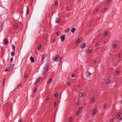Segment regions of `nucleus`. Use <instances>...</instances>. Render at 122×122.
Instances as JSON below:
<instances>
[{
    "instance_id": "nucleus-33",
    "label": "nucleus",
    "mask_w": 122,
    "mask_h": 122,
    "mask_svg": "<svg viewBox=\"0 0 122 122\" xmlns=\"http://www.w3.org/2000/svg\"><path fill=\"white\" fill-rule=\"evenodd\" d=\"M107 8H105L104 9H103V10H102V11L103 12H104V11H105L106 10H107Z\"/></svg>"
},
{
    "instance_id": "nucleus-35",
    "label": "nucleus",
    "mask_w": 122,
    "mask_h": 122,
    "mask_svg": "<svg viewBox=\"0 0 122 122\" xmlns=\"http://www.w3.org/2000/svg\"><path fill=\"white\" fill-rule=\"evenodd\" d=\"M111 2V1H110V0H108L107 2V3H108V4H109V3H110Z\"/></svg>"
},
{
    "instance_id": "nucleus-27",
    "label": "nucleus",
    "mask_w": 122,
    "mask_h": 122,
    "mask_svg": "<svg viewBox=\"0 0 122 122\" xmlns=\"http://www.w3.org/2000/svg\"><path fill=\"white\" fill-rule=\"evenodd\" d=\"M88 50V51H89V53H92V49H89V50Z\"/></svg>"
},
{
    "instance_id": "nucleus-22",
    "label": "nucleus",
    "mask_w": 122,
    "mask_h": 122,
    "mask_svg": "<svg viewBox=\"0 0 122 122\" xmlns=\"http://www.w3.org/2000/svg\"><path fill=\"white\" fill-rule=\"evenodd\" d=\"M5 78L3 79V81L2 83V85L4 86H5Z\"/></svg>"
},
{
    "instance_id": "nucleus-24",
    "label": "nucleus",
    "mask_w": 122,
    "mask_h": 122,
    "mask_svg": "<svg viewBox=\"0 0 122 122\" xmlns=\"http://www.w3.org/2000/svg\"><path fill=\"white\" fill-rule=\"evenodd\" d=\"M121 114V113H120V112H119L117 113V116L118 117H119L120 116Z\"/></svg>"
},
{
    "instance_id": "nucleus-31",
    "label": "nucleus",
    "mask_w": 122,
    "mask_h": 122,
    "mask_svg": "<svg viewBox=\"0 0 122 122\" xmlns=\"http://www.w3.org/2000/svg\"><path fill=\"white\" fill-rule=\"evenodd\" d=\"M58 1H56L55 2V5L57 6L58 5Z\"/></svg>"
},
{
    "instance_id": "nucleus-37",
    "label": "nucleus",
    "mask_w": 122,
    "mask_h": 122,
    "mask_svg": "<svg viewBox=\"0 0 122 122\" xmlns=\"http://www.w3.org/2000/svg\"><path fill=\"white\" fill-rule=\"evenodd\" d=\"M80 102H77L76 103V105H77L80 104Z\"/></svg>"
},
{
    "instance_id": "nucleus-25",
    "label": "nucleus",
    "mask_w": 122,
    "mask_h": 122,
    "mask_svg": "<svg viewBox=\"0 0 122 122\" xmlns=\"http://www.w3.org/2000/svg\"><path fill=\"white\" fill-rule=\"evenodd\" d=\"M41 44H39L38 46V49L39 50H40L41 49Z\"/></svg>"
},
{
    "instance_id": "nucleus-49",
    "label": "nucleus",
    "mask_w": 122,
    "mask_h": 122,
    "mask_svg": "<svg viewBox=\"0 0 122 122\" xmlns=\"http://www.w3.org/2000/svg\"><path fill=\"white\" fill-rule=\"evenodd\" d=\"M114 120V119L113 118L110 121L111 122H112Z\"/></svg>"
},
{
    "instance_id": "nucleus-57",
    "label": "nucleus",
    "mask_w": 122,
    "mask_h": 122,
    "mask_svg": "<svg viewBox=\"0 0 122 122\" xmlns=\"http://www.w3.org/2000/svg\"><path fill=\"white\" fill-rule=\"evenodd\" d=\"M21 85L20 84L19 85V86H20Z\"/></svg>"
},
{
    "instance_id": "nucleus-15",
    "label": "nucleus",
    "mask_w": 122,
    "mask_h": 122,
    "mask_svg": "<svg viewBox=\"0 0 122 122\" xmlns=\"http://www.w3.org/2000/svg\"><path fill=\"white\" fill-rule=\"evenodd\" d=\"M76 30V29H75V28L73 27L71 29V31L73 33H74Z\"/></svg>"
},
{
    "instance_id": "nucleus-12",
    "label": "nucleus",
    "mask_w": 122,
    "mask_h": 122,
    "mask_svg": "<svg viewBox=\"0 0 122 122\" xmlns=\"http://www.w3.org/2000/svg\"><path fill=\"white\" fill-rule=\"evenodd\" d=\"M85 74L87 76H88L90 75V73L88 71H86L85 73Z\"/></svg>"
},
{
    "instance_id": "nucleus-58",
    "label": "nucleus",
    "mask_w": 122,
    "mask_h": 122,
    "mask_svg": "<svg viewBox=\"0 0 122 122\" xmlns=\"http://www.w3.org/2000/svg\"><path fill=\"white\" fill-rule=\"evenodd\" d=\"M80 86V85H78V87H79Z\"/></svg>"
},
{
    "instance_id": "nucleus-26",
    "label": "nucleus",
    "mask_w": 122,
    "mask_h": 122,
    "mask_svg": "<svg viewBox=\"0 0 122 122\" xmlns=\"http://www.w3.org/2000/svg\"><path fill=\"white\" fill-rule=\"evenodd\" d=\"M58 20L59 19L58 18H56V19L55 21V22L57 23H59V21H58Z\"/></svg>"
},
{
    "instance_id": "nucleus-55",
    "label": "nucleus",
    "mask_w": 122,
    "mask_h": 122,
    "mask_svg": "<svg viewBox=\"0 0 122 122\" xmlns=\"http://www.w3.org/2000/svg\"><path fill=\"white\" fill-rule=\"evenodd\" d=\"M68 9L69 8L68 7H66V10H68Z\"/></svg>"
},
{
    "instance_id": "nucleus-30",
    "label": "nucleus",
    "mask_w": 122,
    "mask_h": 122,
    "mask_svg": "<svg viewBox=\"0 0 122 122\" xmlns=\"http://www.w3.org/2000/svg\"><path fill=\"white\" fill-rule=\"evenodd\" d=\"M69 30H70V28H68L67 30H65V32H68V31H69Z\"/></svg>"
},
{
    "instance_id": "nucleus-16",
    "label": "nucleus",
    "mask_w": 122,
    "mask_h": 122,
    "mask_svg": "<svg viewBox=\"0 0 122 122\" xmlns=\"http://www.w3.org/2000/svg\"><path fill=\"white\" fill-rule=\"evenodd\" d=\"M45 58V56L44 55H42L41 61H43V60H44V59Z\"/></svg>"
},
{
    "instance_id": "nucleus-34",
    "label": "nucleus",
    "mask_w": 122,
    "mask_h": 122,
    "mask_svg": "<svg viewBox=\"0 0 122 122\" xmlns=\"http://www.w3.org/2000/svg\"><path fill=\"white\" fill-rule=\"evenodd\" d=\"M79 110H81L83 108V107H79Z\"/></svg>"
},
{
    "instance_id": "nucleus-10",
    "label": "nucleus",
    "mask_w": 122,
    "mask_h": 122,
    "mask_svg": "<svg viewBox=\"0 0 122 122\" xmlns=\"http://www.w3.org/2000/svg\"><path fill=\"white\" fill-rule=\"evenodd\" d=\"M86 46V45L84 43H83L82 45H81V47L82 48V49H83L84 48V47H85Z\"/></svg>"
},
{
    "instance_id": "nucleus-23",
    "label": "nucleus",
    "mask_w": 122,
    "mask_h": 122,
    "mask_svg": "<svg viewBox=\"0 0 122 122\" xmlns=\"http://www.w3.org/2000/svg\"><path fill=\"white\" fill-rule=\"evenodd\" d=\"M11 55L12 56H14L15 55V53L14 51H13L11 53Z\"/></svg>"
},
{
    "instance_id": "nucleus-51",
    "label": "nucleus",
    "mask_w": 122,
    "mask_h": 122,
    "mask_svg": "<svg viewBox=\"0 0 122 122\" xmlns=\"http://www.w3.org/2000/svg\"><path fill=\"white\" fill-rule=\"evenodd\" d=\"M93 62L94 63H95L96 62V61L95 60H94L93 61Z\"/></svg>"
},
{
    "instance_id": "nucleus-60",
    "label": "nucleus",
    "mask_w": 122,
    "mask_h": 122,
    "mask_svg": "<svg viewBox=\"0 0 122 122\" xmlns=\"http://www.w3.org/2000/svg\"><path fill=\"white\" fill-rule=\"evenodd\" d=\"M84 105H85V106L86 105V104L85 103L84 104Z\"/></svg>"
},
{
    "instance_id": "nucleus-2",
    "label": "nucleus",
    "mask_w": 122,
    "mask_h": 122,
    "mask_svg": "<svg viewBox=\"0 0 122 122\" xmlns=\"http://www.w3.org/2000/svg\"><path fill=\"white\" fill-rule=\"evenodd\" d=\"M14 64H13V65H11L9 67H7V68L5 70V71L6 72L8 71H10L11 69H12L14 67Z\"/></svg>"
},
{
    "instance_id": "nucleus-39",
    "label": "nucleus",
    "mask_w": 122,
    "mask_h": 122,
    "mask_svg": "<svg viewBox=\"0 0 122 122\" xmlns=\"http://www.w3.org/2000/svg\"><path fill=\"white\" fill-rule=\"evenodd\" d=\"M28 75L27 74H26L25 76L24 77L25 78H26L27 77H28Z\"/></svg>"
},
{
    "instance_id": "nucleus-40",
    "label": "nucleus",
    "mask_w": 122,
    "mask_h": 122,
    "mask_svg": "<svg viewBox=\"0 0 122 122\" xmlns=\"http://www.w3.org/2000/svg\"><path fill=\"white\" fill-rule=\"evenodd\" d=\"M49 99V98L48 97H47L45 99L46 101L48 100Z\"/></svg>"
},
{
    "instance_id": "nucleus-3",
    "label": "nucleus",
    "mask_w": 122,
    "mask_h": 122,
    "mask_svg": "<svg viewBox=\"0 0 122 122\" xmlns=\"http://www.w3.org/2000/svg\"><path fill=\"white\" fill-rule=\"evenodd\" d=\"M49 65H47L45 68L44 70L43 71V74H44L46 73L49 69Z\"/></svg>"
},
{
    "instance_id": "nucleus-29",
    "label": "nucleus",
    "mask_w": 122,
    "mask_h": 122,
    "mask_svg": "<svg viewBox=\"0 0 122 122\" xmlns=\"http://www.w3.org/2000/svg\"><path fill=\"white\" fill-rule=\"evenodd\" d=\"M18 28V26L17 25L15 26H14V28L15 29H16Z\"/></svg>"
},
{
    "instance_id": "nucleus-18",
    "label": "nucleus",
    "mask_w": 122,
    "mask_h": 122,
    "mask_svg": "<svg viewBox=\"0 0 122 122\" xmlns=\"http://www.w3.org/2000/svg\"><path fill=\"white\" fill-rule=\"evenodd\" d=\"M107 31H104V32L103 33V35L104 36H108V34H107Z\"/></svg>"
},
{
    "instance_id": "nucleus-56",
    "label": "nucleus",
    "mask_w": 122,
    "mask_h": 122,
    "mask_svg": "<svg viewBox=\"0 0 122 122\" xmlns=\"http://www.w3.org/2000/svg\"><path fill=\"white\" fill-rule=\"evenodd\" d=\"M98 10V9H96V11H97Z\"/></svg>"
},
{
    "instance_id": "nucleus-54",
    "label": "nucleus",
    "mask_w": 122,
    "mask_h": 122,
    "mask_svg": "<svg viewBox=\"0 0 122 122\" xmlns=\"http://www.w3.org/2000/svg\"><path fill=\"white\" fill-rule=\"evenodd\" d=\"M4 24V23L3 22L2 23L1 25V27H2V26H3V24Z\"/></svg>"
},
{
    "instance_id": "nucleus-36",
    "label": "nucleus",
    "mask_w": 122,
    "mask_h": 122,
    "mask_svg": "<svg viewBox=\"0 0 122 122\" xmlns=\"http://www.w3.org/2000/svg\"><path fill=\"white\" fill-rule=\"evenodd\" d=\"M55 95L56 97H57L58 96V94L57 93H56L55 94Z\"/></svg>"
},
{
    "instance_id": "nucleus-1",
    "label": "nucleus",
    "mask_w": 122,
    "mask_h": 122,
    "mask_svg": "<svg viewBox=\"0 0 122 122\" xmlns=\"http://www.w3.org/2000/svg\"><path fill=\"white\" fill-rule=\"evenodd\" d=\"M62 59V58L59 56H57L55 57H54L53 60L55 61H57L58 60H60V62L61 61Z\"/></svg>"
},
{
    "instance_id": "nucleus-11",
    "label": "nucleus",
    "mask_w": 122,
    "mask_h": 122,
    "mask_svg": "<svg viewBox=\"0 0 122 122\" xmlns=\"http://www.w3.org/2000/svg\"><path fill=\"white\" fill-rule=\"evenodd\" d=\"M30 60H31V62H34L35 60H34V58L32 57H31L30 58Z\"/></svg>"
},
{
    "instance_id": "nucleus-19",
    "label": "nucleus",
    "mask_w": 122,
    "mask_h": 122,
    "mask_svg": "<svg viewBox=\"0 0 122 122\" xmlns=\"http://www.w3.org/2000/svg\"><path fill=\"white\" fill-rule=\"evenodd\" d=\"M69 121V122H71L73 121L72 118L71 117H69L68 118Z\"/></svg>"
},
{
    "instance_id": "nucleus-13",
    "label": "nucleus",
    "mask_w": 122,
    "mask_h": 122,
    "mask_svg": "<svg viewBox=\"0 0 122 122\" xmlns=\"http://www.w3.org/2000/svg\"><path fill=\"white\" fill-rule=\"evenodd\" d=\"M106 83L107 84H108L110 83V80L109 79H107L106 80Z\"/></svg>"
},
{
    "instance_id": "nucleus-59",
    "label": "nucleus",
    "mask_w": 122,
    "mask_h": 122,
    "mask_svg": "<svg viewBox=\"0 0 122 122\" xmlns=\"http://www.w3.org/2000/svg\"><path fill=\"white\" fill-rule=\"evenodd\" d=\"M121 103L122 104V100L121 101Z\"/></svg>"
},
{
    "instance_id": "nucleus-32",
    "label": "nucleus",
    "mask_w": 122,
    "mask_h": 122,
    "mask_svg": "<svg viewBox=\"0 0 122 122\" xmlns=\"http://www.w3.org/2000/svg\"><path fill=\"white\" fill-rule=\"evenodd\" d=\"M67 83L68 85V87H69L71 84V83L70 82H68Z\"/></svg>"
},
{
    "instance_id": "nucleus-52",
    "label": "nucleus",
    "mask_w": 122,
    "mask_h": 122,
    "mask_svg": "<svg viewBox=\"0 0 122 122\" xmlns=\"http://www.w3.org/2000/svg\"><path fill=\"white\" fill-rule=\"evenodd\" d=\"M75 76V75L74 74H72V77H74V76Z\"/></svg>"
},
{
    "instance_id": "nucleus-50",
    "label": "nucleus",
    "mask_w": 122,
    "mask_h": 122,
    "mask_svg": "<svg viewBox=\"0 0 122 122\" xmlns=\"http://www.w3.org/2000/svg\"><path fill=\"white\" fill-rule=\"evenodd\" d=\"M122 120V117L120 118L119 119V121H121Z\"/></svg>"
},
{
    "instance_id": "nucleus-21",
    "label": "nucleus",
    "mask_w": 122,
    "mask_h": 122,
    "mask_svg": "<svg viewBox=\"0 0 122 122\" xmlns=\"http://www.w3.org/2000/svg\"><path fill=\"white\" fill-rule=\"evenodd\" d=\"M120 71L119 70H117L115 71V74L116 75H117L120 72Z\"/></svg>"
},
{
    "instance_id": "nucleus-14",
    "label": "nucleus",
    "mask_w": 122,
    "mask_h": 122,
    "mask_svg": "<svg viewBox=\"0 0 122 122\" xmlns=\"http://www.w3.org/2000/svg\"><path fill=\"white\" fill-rule=\"evenodd\" d=\"M81 40V38H79L76 41V43H80Z\"/></svg>"
},
{
    "instance_id": "nucleus-8",
    "label": "nucleus",
    "mask_w": 122,
    "mask_h": 122,
    "mask_svg": "<svg viewBox=\"0 0 122 122\" xmlns=\"http://www.w3.org/2000/svg\"><path fill=\"white\" fill-rule=\"evenodd\" d=\"M52 79L51 78L49 79L47 81V83L48 84L50 83L52 81Z\"/></svg>"
},
{
    "instance_id": "nucleus-42",
    "label": "nucleus",
    "mask_w": 122,
    "mask_h": 122,
    "mask_svg": "<svg viewBox=\"0 0 122 122\" xmlns=\"http://www.w3.org/2000/svg\"><path fill=\"white\" fill-rule=\"evenodd\" d=\"M56 102H54V105L55 106H56Z\"/></svg>"
},
{
    "instance_id": "nucleus-43",
    "label": "nucleus",
    "mask_w": 122,
    "mask_h": 122,
    "mask_svg": "<svg viewBox=\"0 0 122 122\" xmlns=\"http://www.w3.org/2000/svg\"><path fill=\"white\" fill-rule=\"evenodd\" d=\"M118 57H120L121 56V55L120 54L118 53Z\"/></svg>"
},
{
    "instance_id": "nucleus-53",
    "label": "nucleus",
    "mask_w": 122,
    "mask_h": 122,
    "mask_svg": "<svg viewBox=\"0 0 122 122\" xmlns=\"http://www.w3.org/2000/svg\"><path fill=\"white\" fill-rule=\"evenodd\" d=\"M10 60L11 61H13V58H11L10 59Z\"/></svg>"
},
{
    "instance_id": "nucleus-6",
    "label": "nucleus",
    "mask_w": 122,
    "mask_h": 122,
    "mask_svg": "<svg viewBox=\"0 0 122 122\" xmlns=\"http://www.w3.org/2000/svg\"><path fill=\"white\" fill-rule=\"evenodd\" d=\"M41 77H40L37 79L35 83H34V84L35 85L38 83L39 81L41 79Z\"/></svg>"
},
{
    "instance_id": "nucleus-46",
    "label": "nucleus",
    "mask_w": 122,
    "mask_h": 122,
    "mask_svg": "<svg viewBox=\"0 0 122 122\" xmlns=\"http://www.w3.org/2000/svg\"><path fill=\"white\" fill-rule=\"evenodd\" d=\"M79 110L78 111H77V112H76V113L77 114V115H78L79 114V113H78V112H79Z\"/></svg>"
},
{
    "instance_id": "nucleus-17",
    "label": "nucleus",
    "mask_w": 122,
    "mask_h": 122,
    "mask_svg": "<svg viewBox=\"0 0 122 122\" xmlns=\"http://www.w3.org/2000/svg\"><path fill=\"white\" fill-rule=\"evenodd\" d=\"M83 92H81L79 94V97H81L82 96H83Z\"/></svg>"
},
{
    "instance_id": "nucleus-9",
    "label": "nucleus",
    "mask_w": 122,
    "mask_h": 122,
    "mask_svg": "<svg viewBox=\"0 0 122 122\" xmlns=\"http://www.w3.org/2000/svg\"><path fill=\"white\" fill-rule=\"evenodd\" d=\"M95 101V99L94 98V97H93L91 99V100L90 101V102L91 103H92L93 102H94Z\"/></svg>"
},
{
    "instance_id": "nucleus-61",
    "label": "nucleus",
    "mask_w": 122,
    "mask_h": 122,
    "mask_svg": "<svg viewBox=\"0 0 122 122\" xmlns=\"http://www.w3.org/2000/svg\"><path fill=\"white\" fill-rule=\"evenodd\" d=\"M104 42V43H105V42Z\"/></svg>"
},
{
    "instance_id": "nucleus-48",
    "label": "nucleus",
    "mask_w": 122,
    "mask_h": 122,
    "mask_svg": "<svg viewBox=\"0 0 122 122\" xmlns=\"http://www.w3.org/2000/svg\"><path fill=\"white\" fill-rule=\"evenodd\" d=\"M95 46H97L98 45V44L97 43H96L95 45Z\"/></svg>"
},
{
    "instance_id": "nucleus-7",
    "label": "nucleus",
    "mask_w": 122,
    "mask_h": 122,
    "mask_svg": "<svg viewBox=\"0 0 122 122\" xmlns=\"http://www.w3.org/2000/svg\"><path fill=\"white\" fill-rule=\"evenodd\" d=\"M4 42L5 44H6L7 45L8 43V40L6 38L4 40Z\"/></svg>"
},
{
    "instance_id": "nucleus-5",
    "label": "nucleus",
    "mask_w": 122,
    "mask_h": 122,
    "mask_svg": "<svg viewBox=\"0 0 122 122\" xmlns=\"http://www.w3.org/2000/svg\"><path fill=\"white\" fill-rule=\"evenodd\" d=\"M61 41H64L65 39V36L64 35H63L61 36Z\"/></svg>"
},
{
    "instance_id": "nucleus-47",
    "label": "nucleus",
    "mask_w": 122,
    "mask_h": 122,
    "mask_svg": "<svg viewBox=\"0 0 122 122\" xmlns=\"http://www.w3.org/2000/svg\"><path fill=\"white\" fill-rule=\"evenodd\" d=\"M107 107V104H105V105H104V108L106 107Z\"/></svg>"
},
{
    "instance_id": "nucleus-28",
    "label": "nucleus",
    "mask_w": 122,
    "mask_h": 122,
    "mask_svg": "<svg viewBox=\"0 0 122 122\" xmlns=\"http://www.w3.org/2000/svg\"><path fill=\"white\" fill-rule=\"evenodd\" d=\"M12 49H15V46L13 45H12Z\"/></svg>"
},
{
    "instance_id": "nucleus-20",
    "label": "nucleus",
    "mask_w": 122,
    "mask_h": 122,
    "mask_svg": "<svg viewBox=\"0 0 122 122\" xmlns=\"http://www.w3.org/2000/svg\"><path fill=\"white\" fill-rule=\"evenodd\" d=\"M26 14H28L29 12V8L28 6H27Z\"/></svg>"
},
{
    "instance_id": "nucleus-45",
    "label": "nucleus",
    "mask_w": 122,
    "mask_h": 122,
    "mask_svg": "<svg viewBox=\"0 0 122 122\" xmlns=\"http://www.w3.org/2000/svg\"><path fill=\"white\" fill-rule=\"evenodd\" d=\"M18 122H22V120L21 119H19Z\"/></svg>"
},
{
    "instance_id": "nucleus-38",
    "label": "nucleus",
    "mask_w": 122,
    "mask_h": 122,
    "mask_svg": "<svg viewBox=\"0 0 122 122\" xmlns=\"http://www.w3.org/2000/svg\"><path fill=\"white\" fill-rule=\"evenodd\" d=\"M60 33L59 32H57V34H56V35H60Z\"/></svg>"
},
{
    "instance_id": "nucleus-41",
    "label": "nucleus",
    "mask_w": 122,
    "mask_h": 122,
    "mask_svg": "<svg viewBox=\"0 0 122 122\" xmlns=\"http://www.w3.org/2000/svg\"><path fill=\"white\" fill-rule=\"evenodd\" d=\"M37 90V89L36 88H34L33 89L34 92H36V91Z\"/></svg>"
},
{
    "instance_id": "nucleus-44",
    "label": "nucleus",
    "mask_w": 122,
    "mask_h": 122,
    "mask_svg": "<svg viewBox=\"0 0 122 122\" xmlns=\"http://www.w3.org/2000/svg\"><path fill=\"white\" fill-rule=\"evenodd\" d=\"M113 46L114 48H115L116 47V45L115 44L113 45Z\"/></svg>"
},
{
    "instance_id": "nucleus-4",
    "label": "nucleus",
    "mask_w": 122,
    "mask_h": 122,
    "mask_svg": "<svg viewBox=\"0 0 122 122\" xmlns=\"http://www.w3.org/2000/svg\"><path fill=\"white\" fill-rule=\"evenodd\" d=\"M97 112V109H95L93 110L91 112V114L92 115H95Z\"/></svg>"
}]
</instances>
